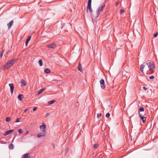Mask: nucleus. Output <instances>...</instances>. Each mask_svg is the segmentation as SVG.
<instances>
[{
    "instance_id": "f257e3e1",
    "label": "nucleus",
    "mask_w": 158,
    "mask_h": 158,
    "mask_svg": "<svg viewBox=\"0 0 158 158\" xmlns=\"http://www.w3.org/2000/svg\"><path fill=\"white\" fill-rule=\"evenodd\" d=\"M146 66H147L151 73H152L154 72V70L155 69V66L153 62H147L141 65L140 70L143 73V69Z\"/></svg>"
},
{
    "instance_id": "f03ea898",
    "label": "nucleus",
    "mask_w": 158,
    "mask_h": 158,
    "mask_svg": "<svg viewBox=\"0 0 158 158\" xmlns=\"http://www.w3.org/2000/svg\"><path fill=\"white\" fill-rule=\"evenodd\" d=\"M17 60V59L14 58L8 61L4 66L1 68V69L4 70L9 68L15 63V62Z\"/></svg>"
},
{
    "instance_id": "7ed1b4c3",
    "label": "nucleus",
    "mask_w": 158,
    "mask_h": 158,
    "mask_svg": "<svg viewBox=\"0 0 158 158\" xmlns=\"http://www.w3.org/2000/svg\"><path fill=\"white\" fill-rule=\"evenodd\" d=\"M105 6V4L103 5H101L97 10L96 13H97V17L100 14V12H103V8H104Z\"/></svg>"
},
{
    "instance_id": "20e7f679",
    "label": "nucleus",
    "mask_w": 158,
    "mask_h": 158,
    "mask_svg": "<svg viewBox=\"0 0 158 158\" xmlns=\"http://www.w3.org/2000/svg\"><path fill=\"white\" fill-rule=\"evenodd\" d=\"M46 125L45 124H43L42 125H41L40 127V130L42 132L46 133Z\"/></svg>"
},
{
    "instance_id": "39448f33",
    "label": "nucleus",
    "mask_w": 158,
    "mask_h": 158,
    "mask_svg": "<svg viewBox=\"0 0 158 158\" xmlns=\"http://www.w3.org/2000/svg\"><path fill=\"white\" fill-rule=\"evenodd\" d=\"M100 83L101 88L103 89H105V85L104 80L103 79H101L100 81Z\"/></svg>"
},
{
    "instance_id": "423d86ee",
    "label": "nucleus",
    "mask_w": 158,
    "mask_h": 158,
    "mask_svg": "<svg viewBox=\"0 0 158 158\" xmlns=\"http://www.w3.org/2000/svg\"><path fill=\"white\" fill-rule=\"evenodd\" d=\"M9 85L10 88V90L11 94H12L13 93L14 89V85L13 83H10L9 84Z\"/></svg>"
},
{
    "instance_id": "0eeeda50",
    "label": "nucleus",
    "mask_w": 158,
    "mask_h": 158,
    "mask_svg": "<svg viewBox=\"0 0 158 158\" xmlns=\"http://www.w3.org/2000/svg\"><path fill=\"white\" fill-rule=\"evenodd\" d=\"M46 135V133L42 132V133H39L37 135V137L40 138L41 137H44Z\"/></svg>"
},
{
    "instance_id": "6e6552de",
    "label": "nucleus",
    "mask_w": 158,
    "mask_h": 158,
    "mask_svg": "<svg viewBox=\"0 0 158 158\" xmlns=\"http://www.w3.org/2000/svg\"><path fill=\"white\" fill-rule=\"evenodd\" d=\"M48 48H55L56 47V46L54 44H52L47 46Z\"/></svg>"
},
{
    "instance_id": "1a4fd4ad",
    "label": "nucleus",
    "mask_w": 158,
    "mask_h": 158,
    "mask_svg": "<svg viewBox=\"0 0 158 158\" xmlns=\"http://www.w3.org/2000/svg\"><path fill=\"white\" fill-rule=\"evenodd\" d=\"M13 131H14L13 130H10L8 131H7L5 132V133L4 134V135L5 136L10 134L11 132H12Z\"/></svg>"
},
{
    "instance_id": "9d476101",
    "label": "nucleus",
    "mask_w": 158,
    "mask_h": 158,
    "mask_svg": "<svg viewBox=\"0 0 158 158\" xmlns=\"http://www.w3.org/2000/svg\"><path fill=\"white\" fill-rule=\"evenodd\" d=\"M21 85V86H25L27 84L25 81L23 79H22L20 82Z\"/></svg>"
},
{
    "instance_id": "9b49d317",
    "label": "nucleus",
    "mask_w": 158,
    "mask_h": 158,
    "mask_svg": "<svg viewBox=\"0 0 158 158\" xmlns=\"http://www.w3.org/2000/svg\"><path fill=\"white\" fill-rule=\"evenodd\" d=\"M30 156L28 153H26L23 155L22 158H30Z\"/></svg>"
},
{
    "instance_id": "f8f14e48",
    "label": "nucleus",
    "mask_w": 158,
    "mask_h": 158,
    "mask_svg": "<svg viewBox=\"0 0 158 158\" xmlns=\"http://www.w3.org/2000/svg\"><path fill=\"white\" fill-rule=\"evenodd\" d=\"M13 20H12V21H10L8 24H7V26H8V28L9 29H10L11 27V26H12V25H13Z\"/></svg>"
},
{
    "instance_id": "ddd939ff",
    "label": "nucleus",
    "mask_w": 158,
    "mask_h": 158,
    "mask_svg": "<svg viewBox=\"0 0 158 158\" xmlns=\"http://www.w3.org/2000/svg\"><path fill=\"white\" fill-rule=\"evenodd\" d=\"M139 116H145L146 115V113L144 111L138 113Z\"/></svg>"
},
{
    "instance_id": "4468645a",
    "label": "nucleus",
    "mask_w": 158,
    "mask_h": 158,
    "mask_svg": "<svg viewBox=\"0 0 158 158\" xmlns=\"http://www.w3.org/2000/svg\"><path fill=\"white\" fill-rule=\"evenodd\" d=\"M45 90H46V89L45 88L41 89L37 92V94L38 95H39L41 93L44 91Z\"/></svg>"
},
{
    "instance_id": "2eb2a0df",
    "label": "nucleus",
    "mask_w": 158,
    "mask_h": 158,
    "mask_svg": "<svg viewBox=\"0 0 158 158\" xmlns=\"http://www.w3.org/2000/svg\"><path fill=\"white\" fill-rule=\"evenodd\" d=\"M141 119L142 120L143 122L144 123L146 121V117L145 116H139Z\"/></svg>"
},
{
    "instance_id": "dca6fc26",
    "label": "nucleus",
    "mask_w": 158,
    "mask_h": 158,
    "mask_svg": "<svg viewBox=\"0 0 158 158\" xmlns=\"http://www.w3.org/2000/svg\"><path fill=\"white\" fill-rule=\"evenodd\" d=\"M23 97V94H19L18 96V99L21 101L22 100V98Z\"/></svg>"
},
{
    "instance_id": "f3484780",
    "label": "nucleus",
    "mask_w": 158,
    "mask_h": 158,
    "mask_svg": "<svg viewBox=\"0 0 158 158\" xmlns=\"http://www.w3.org/2000/svg\"><path fill=\"white\" fill-rule=\"evenodd\" d=\"M78 69L81 72L82 71L81 65L80 63H78Z\"/></svg>"
},
{
    "instance_id": "a211bd4d",
    "label": "nucleus",
    "mask_w": 158,
    "mask_h": 158,
    "mask_svg": "<svg viewBox=\"0 0 158 158\" xmlns=\"http://www.w3.org/2000/svg\"><path fill=\"white\" fill-rule=\"evenodd\" d=\"M31 36H30L27 39V40L26 42V43H25L26 46H27V45L28 44L29 42V41L31 39Z\"/></svg>"
},
{
    "instance_id": "6ab92c4d",
    "label": "nucleus",
    "mask_w": 158,
    "mask_h": 158,
    "mask_svg": "<svg viewBox=\"0 0 158 158\" xmlns=\"http://www.w3.org/2000/svg\"><path fill=\"white\" fill-rule=\"evenodd\" d=\"M144 111V108L143 107H141L139 109L138 113Z\"/></svg>"
},
{
    "instance_id": "aec40b11",
    "label": "nucleus",
    "mask_w": 158,
    "mask_h": 158,
    "mask_svg": "<svg viewBox=\"0 0 158 158\" xmlns=\"http://www.w3.org/2000/svg\"><path fill=\"white\" fill-rule=\"evenodd\" d=\"M45 72L46 73H48L50 72V70L48 69H46L45 70Z\"/></svg>"
},
{
    "instance_id": "412c9836",
    "label": "nucleus",
    "mask_w": 158,
    "mask_h": 158,
    "mask_svg": "<svg viewBox=\"0 0 158 158\" xmlns=\"http://www.w3.org/2000/svg\"><path fill=\"white\" fill-rule=\"evenodd\" d=\"M39 64L40 65V66H42L43 65V62H42V60L40 59V60L39 61Z\"/></svg>"
},
{
    "instance_id": "4be33fe9",
    "label": "nucleus",
    "mask_w": 158,
    "mask_h": 158,
    "mask_svg": "<svg viewBox=\"0 0 158 158\" xmlns=\"http://www.w3.org/2000/svg\"><path fill=\"white\" fill-rule=\"evenodd\" d=\"M55 102V100H52V101H50L48 102V104L49 105H51V104H53V103H54Z\"/></svg>"
},
{
    "instance_id": "5701e85b",
    "label": "nucleus",
    "mask_w": 158,
    "mask_h": 158,
    "mask_svg": "<svg viewBox=\"0 0 158 158\" xmlns=\"http://www.w3.org/2000/svg\"><path fill=\"white\" fill-rule=\"evenodd\" d=\"M9 147L10 149H12L14 148V146L13 144H11L9 145Z\"/></svg>"
},
{
    "instance_id": "b1692460",
    "label": "nucleus",
    "mask_w": 158,
    "mask_h": 158,
    "mask_svg": "<svg viewBox=\"0 0 158 158\" xmlns=\"http://www.w3.org/2000/svg\"><path fill=\"white\" fill-rule=\"evenodd\" d=\"M87 9H89V11L90 12H93V10L91 8V7H87Z\"/></svg>"
},
{
    "instance_id": "393cba45",
    "label": "nucleus",
    "mask_w": 158,
    "mask_h": 158,
    "mask_svg": "<svg viewBox=\"0 0 158 158\" xmlns=\"http://www.w3.org/2000/svg\"><path fill=\"white\" fill-rule=\"evenodd\" d=\"M98 144H94L93 145V147L95 148H97L98 147Z\"/></svg>"
},
{
    "instance_id": "a878e982",
    "label": "nucleus",
    "mask_w": 158,
    "mask_h": 158,
    "mask_svg": "<svg viewBox=\"0 0 158 158\" xmlns=\"http://www.w3.org/2000/svg\"><path fill=\"white\" fill-rule=\"evenodd\" d=\"M91 2H88V6L87 7H91Z\"/></svg>"
},
{
    "instance_id": "bb28decb",
    "label": "nucleus",
    "mask_w": 158,
    "mask_h": 158,
    "mask_svg": "<svg viewBox=\"0 0 158 158\" xmlns=\"http://www.w3.org/2000/svg\"><path fill=\"white\" fill-rule=\"evenodd\" d=\"M11 120V119L10 117H8L6 118V121L7 122H10Z\"/></svg>"
},
{
    "instance_id": "cd10ccee",
    "label": "nucleus",
    "mask_w": 158,
    "mask_h": 158,
    "mask_svg": "<svg viewBox=\"0 0 158 158\" xmlns=\"http://www.w3.org/2000/svg\"><path fill=\"white\" fill-rule=\"evenodd\" d=\"M158 32H156V33H155V34H153V36L154 37H156L158 35Z\"/></svg>"
},
{
    "instance_id": "c85d7f7f",
    "label": "nucleus",
    "mask_w": 158,
    "mask_h": 158,
    "mask_svg": "<svg viewBox=\"0 0 158 158\" xmlns=\"http://www.w3.org/2000/svg\"><path fill=\"white\" fill-rule=\"evenodd\" d=\"M18 132L19 133L21 134L23 132V131L21 129H20L18 130Z\"/></svg>"
},
{
    "instance_id": "c756f323",
    "label": "nucleus",
    "mask_w": 158,
    "mask_h": 158,
    "mask_svg": "<svg viewBox=\"0 0 158 158\" xmlns=\"http://www.w3.org/2000/svg\"><path fill=\"white\" fill-rule=\"evenodd\" d=\"M102 115L101 113H99L97 114V118H98L99 117H101Z\"/></svg>"
},
{
    "instance_id": "7c9ffc66",
    "label": "nucleus",
    "mask_w": 158,
    "mask_h": 158,
    "mask_svg": "<svg viewBox=\"0 0 158 158\" xmlns=\"http://www.w3.org/2000/svg\"><path fill=\"white\" fill-rule=\"evenodd\" d=\"M154 77L153 76H152L149 77V79L150 80H152L154 78Z\"/></svg>"
},
{
    "instance_id": "2f4dec72",
    "label": "nucleus",
    "mask_w": 158,
    "mask_h": 158,
    "mask_svg": "<svg viewBox=\"0 0 158 158\" xmlns=\"http://www.w3.org/2000/svg\"><path fill=\"white\" fill-rule=\"evenodd\" d=\"M124 12V10L123 9H121L120 10V13L122 14Z\"/></svg>"
},
{
    "instance_id": "473e14b6",
    "label": "nucleus",
    "mask_w": 158,
    "mask_h": 158,
    "mask_svg": "<svg viewBox=\"0 0 158 158\" xmlns=\"http://www.w3.org/2000/svg\"><path fill=\"white\" fill-rule=\"evenodd\" d=\"M20 119H21V118H17L15 122L16 123L19 122V120Z\"/></svg>"
},
{
    "instance_id": "72a5a7b5",
    "label": "nucleus",
    "mask_w": 158,
    "mask_h": 158,
    "mask_svg": "<svg viewBox=\"0 0 158 158\" xmlns=\"http://www.w3.org/2000/svg\"><path fill=\"white\" fill-rule=\"evenodd\" d=\"M37 107H35L33 108V111H34L36 110H37Z\"/></svg>"
},
{
    "instance_id": "f704fd0d",
    "label": "nucleus",
    "mask_w": 158,
    "mask_h": 158,
    "mask_svg": "<svg viewBox=\"0 0 158 158\" xmlns=\"http://www.w3.org/2000/svg\"><path fill=\"white\" fill-rule=\"evenodd\" d=\"M110 116V114L109 113H107L106 114V117H109V116Z\"/></svg>"
},
{
    "instance_id": "c9c22d12",
    "label": "nucleus",
    "mask_w": 158,
    "mask_h": 158,
    "mask_svg": "<svg viewBox=\"0 0 158 158\" xmlns=\"http://www.w3.org/2000/svg\"><path fill=\"white\" fill-rule=\"evenodd\" d=\"M50 114L49 113H47V114L46 115L45 117H47L48 116H49L50 115Z\"/></svg>"
},
{
    "instance_id": "e433bc0d",
    "label": "nucleus",
    "mask_w": 158,
    "mask_h": 158,
    "mask_svg": "<svg viewBox=\"0 0 158 158\" xmlns=\"http://www.w3.org/2000/svg\"><path fill=\"white\" fill-rule=\"evenodd\" d=\"M4 52V51H3L1 53V54L0 55V58H2V54L3 53V52Z\"/></svg>"
},
{
    "instance_id": "4c0bfd02",
    "label": "nucleus",
    "mask_w": 158,
    "mask_h": 158,
    "mask_svg": "<svg viewBox=\"0 0 158 158\" xmlns=\"http://www.w3.org/2000/svg\"><path fill=\"white\" fill-rule=\"evenodd\" d=\"M143 89L145 90H147L148 89L147 88L145 87H143Z\"/></svg>"
},
{
    "instance_id": "58836bf2",
    "label": "nucleus",
    "mask_w": 158,
    "mask_h": 158,
    "mask_svg": "<svg viewBox=\"0 0 158 158\" xmlns=\"http://www.w3.org/2000/svg\"><path fill=\"white\" fill-rule=\"evenodd\" d=\"M28 110V108H27L26 109H25L24 110V111L25 112H26Z\"/></svg>"
},
{
    "instance_id": "ea45409f",
    "label": "nucleus",
    "mask_w": 158,
    "mask_h": 158,
    "mask_svg": "<svg viewBox=\"0 0 158 158\" xmlns=\"http://www.w3.org/2000/svg\"><path fill=\"white\" fill-rule=\"evenodd\" d=\"M119 2H117L116 3V5L117 6V5H118L119 4Z\"/></svg>"
},
{
    "instance_id": "a19ab883",
    "label": "nucleus",
    "mask_w": 158,
    "mask_h": 158,
    "mask_svg": "<svg viewBox=\"0 0 158 158\" xmlns=\"http://www.w3.org/2000/svg\"><path fill=\"white\" fill-rule=\"evenodd\" d=\"M28 133V131H27V132H26V133L25 134V135H27V134Z\"/></svg>"
},
{
    "instance_id": "79ce46f5",
    "label": "nucleus",
    "mask_w": 158,
    "mask_h": 158,
    "mask_svg": "<svg viewBox=\"0 0 158 158\" xmlns=\"http://www.w3.org/2000/svg\"><path fill=\"white\" fill-rule=\"evenodd\" d=\"M91 2V0H88V2Z\"/></svg>"
},
{
    "instance_id": "37998d69",
    "label": "nucleus",
    "mask_w": 158,
    "mask_h": 158,
    "mask_svg": "<svg viewBox=\"0 0 158 158\" xmlns=\"http://www.w3.org/2000/svg\"><path fill=\"white\" fill-rule=\"evenodd\" d=\"M52 145H53V146H54V144H52Z\"/></svg>"
},
{
    "instance_id": "c03bdc74",
    "label": "nucleus",
    "mask_w": 158,
    "mask_h": 158,
    "mask_svg": "<svg viewBox=\"0 0 158 158\" xmlns=\"http://www.w3.org/2000/svg\"><path fill=\"white\" fill-rule=\"evenodd\" d=\"M52 145H53V146H54V144H52Z\"/></svg>"
}]
</instances>
